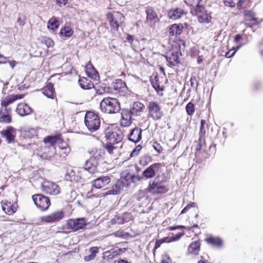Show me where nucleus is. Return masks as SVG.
I'll return each mask as SVG.
<instances>
[{"instance_id":"obj_34","label":"nucleus","mask_w":263,"mask_h":263,"mask_svg":"<svg viewBox=\"0 0 263 263\" xmlns=\"http://www.w3.org/2000/svg\"><path fill=\"white\" fill-rule=\"evenodd\" d=\"M24 138H33L37 136V129L33 128H26L22 130V135Z\"/></svg>"},{"instance_id":"obj_9","label":"nucleus","mask_w":263,"mask_h":263,"mask_svg":"<svg viewBox=\"0 0 263 263\" xmlns=\"http://www.w3.org/2000/svg\"><path fill=\"white\" fill-rule=\"evenodd\" d=\"M42 191L50 195H58L60 192V188L55 183L45 181L42 184Z\"/></svg>"},{"instance_id":"obj_24","label":"nucleus","mask_w":263,"mask_h":263,"mask_svg":"<svg viewBox=\"0 0 263 263\" xmlns=\"http://www.w3.org/2000/svg\"><path fill=\"white\" fill-rule=\"evenodd\" d=\"M2 210L9 215H12L16 211V207L11 202L8 201H2Z\"/></svg>"},{"instance_id":"obj_19","label":"nucleus","mask_w":263,"mask_h":263,"mask_svg":"<svg viewBox=\"0 0 263 263\" xmlns=\"http://www.w3.org/2000/svg\"><path fill=\"white\" fill-rule=\"evenodd\" d=\"M12 122V116L10 108L0 110V122L4 124H9Z\"/></svg>"},{"instance_id":"obj_16","label":"nucleus","mask_w":263,"mask_h":263,"mask_svg":"<svg viewBox=\"0 0 263 263\" xmlns=\"http://www.w3.org/2000/svg\"><path fill=\"white\" fill-rule=\"evenodd\" d=\"M142 130L140 127H135L130 129L128 135V139L135 144L140 142L142 139Z\"/></svg>"},{"instance_id":"obj_2","label":"nucleus","mask_w":263,"mask_h":263,"mask_svg":"<svg viewBox=\"0 0 263 263\" xmlns=\"http://www.w3.org/2000/svg\"><path fill=\"white\" fill-rule=\"evenodd\" d=\"M84 123L88 130L92 133L99 129L101 121L97 114L89 111L85 115Z\"/></svg>"},{"instance_id":"obj_48","label":"nucleus","mask_w":263,"mask_h":263,"mask_svg":"<svg viewBox=\"0 0 263 263\" xmlns=\"http://www.w3.org/2000/svg\"><path fill=\"white\" fill-rule=\"evenodd\" d=\"M76 173L73 169L68 170L65 175L64 179L66 181L72 182Z\"/></svg>"},{"instance_id":"obj_26","label":"nucleus","mask_w":263,"mask_h":263,"mask_svg":"<svg viewBox=\"0 0 263 263\" xmlns=\"http://www.w3.org/2000/svg\"><path fill=\"white\" fill-rule=\"evenodd\" d=\"M98 252V248H89L86 249L84 260L85 261L88 262L94 259Z\"/></svg>"},{"instance_id":"obj_15","label":"nucleus","mask_w":263,"mask_h":263,"mask_svg":"<svg viewBox=\"0 0 263 263\" xmlns=\"http://www.w3.org/2000/svg\"><path fill=\"white\" fill-rule=\"evenodd\" d=\"M120 110H121V126L123 127L129 126L132 123V119L133 116L131 111L128 108H121Z\"/></svg>"},{"instance_id":"obj_46","label":"nucleus","mask_w":263,"mask_h":263,"mask_svg":"<svg viewBox=\"0 0 263 263\" xmlns=\"http://www.w3.org/2000/svg\"><path fill=\"white\" fill-rule=\"evenodd\" d=\"M204 7L202 5H200L199 3H198L193 10L191 11L192 13L195 15H197L199 13L203 12L204 13Z\"/></svg>"},{"instance_id":"obj_59","label":"nucleus","mask_w":263,"mask_h":263,"mask_svg":"<svg viewBox=\"0 0 263 263\" xmlns=\"http://www.w3.org/2000/svg\"><path fill=\"white\" fill-rule=\"evenodd\" d=\"M153 147L154 149L158 153L160 154L163 151V148L162 146L157 142H154L153 144Z\"/></svg>"},{"instance_id":"obj_22","label":"nucleus","mask_w":263,"mask_h":263,"mask_svg":"<svg viewBox=\"0 0 263 263\" xmlns=\"http://www.w3.org/2000/svg\"><path fill=\"white\" fill-rule=\"evenodd\" d=\"M150 82L152 87L154 88L156 91L159 95H162V93H160L164 90V87L163 86H160L159 77L158 74L153 75L150 78Z\"/></svg>"},{"instance_id":"obj_14","label":"nucleus","mask_w":263,"mask_h":263,"mask_svg":"<svg viewBox=\"0 0 263 263\" xmlns=\"http://www.w3.org/2000/svg\"><path fill=\"white\" fill-rule=\"evenodd\" d=\"M161 165L162 164L160 163H153L143 171L141 177H143V179H147L153 178L155 176L156 171H158Z\"/></svg>"},{"instance_id":"obj_64","label":"nucleus","mask_w":263,"mask_h":263,"mask_svg":"<svg viewBox=\"0 0 263 263\" xmlns=\"http://www.w3.org/2000/svg\"><path fill=\"white\" fill-rule=\"evenodd\" d=\"M150 157L148 156H144L140 160V164L142 165H145L147 164V160L149 159Z\"/></svg>"},{"instance_id":"obj_47","label":"nucleus","mask_w":263,"mask_h":263,"mask_svg":"<svg viewBox=\"0 0 263 263\" xmlns=\"http://www.w3.org/2000/svg\"><path fill=\"white\" fill-rule=\"evenodd\" d=\"M241 45H237L236 47H233L231 49L229 50L226 53L225 57L227 58H230L233 57L236 52L241 47Z\"/></svg>"},{"instance_id":"obj_56","label":"nucleus","mask_w":263,"mask_h":263,"mask_svg":"<svg viewBox=\"0 0 263 263\" xmlns=\"http://www.w3.org/2000/svg\"><path fill=\"white\" fill-rule=\"evenodd\" d=\"M115 235L119 237L127 238L130 236L129 233L124 232L123 231H119L116 232Z\"/></svg>"},{"instance_id":"obj_37","label":"nucleus","mask_w":263,"mask_h":263,"mask_svg":"<svg viewBox=\"0 0 263 263\" xmlns=\"http://www.w3.org/2000/svg\"><path fill=\"white\" fill-rule=\"evenodd\" d=\"M61 137V135L60 134L48 136L44 138V142L45 144H49L51 145H53L60 140Z\"/></svg>"},{"instance_id":"obj_4","label":"nucleus","mask_w":263,"mask_h":263,"mask_svg":"<svg viewBox=\"0 0 263 263\" xmlns=\"http://www.w3.org/2000/svg\"><path fill=\"white\" fill-rule=\"evenodd\" d=\"M35 205L42 211H46L50 205V199L42 194H35L32 196Z\"/></svg>"},{"instance_id":"obj_49","label":"nucleus","mask_w":263,"mask_h":263,"mask_svg":"<svg viewBox=\"0 0 263 263\" xmlns=\"http://www.w3.org/2000/svg\"><path fill=\"white\" fill-rule=\"evenodd\" d=\"M185 110L187 115H193L195 111L194 104L191 102H189L185 106Z\"/></svg>"},{"instance_id":"obj_32","label":"nucleus","mask_w":263,"mask_h":263,"mask_svg":"<svg viewBox=\"0 0 263 263\" xmlns=\"http://www.w3.org/2000/svg\"><path fill=\"white\" fill-rule=\"evenodd\" d=\"M167 61L173 66H176L179 62V53L173 51L171 55L166 57Z\"/></svg>"},{"instance_id":"obj_10","label":"nucleus","mask_w":263,"mask_h":263,"mask_svg":"<svg viewBox=\"0 0 263 263\" xmlns=\"http://www.w3.org/2000/svg\"><path fill=\"white\" fill-rule=\"evenodd\" d=\"M245 16V25L247 27L253 28L254 26H257L259 23L255 17V13L252 10H246L243 12Z\"/></svg>"},{"instance_id":"obj_38","label":"nucleus","mask_w":263,"mask_h":263,"mask_svg":"<svg viewBox=\"0 0 263 263\" xmlns=\"http://www.w3.org/2000/svg\"><path fill=\"white\" fill-rule=\"evenodd\" d=\"M60 25L58 18L53 16L49 19L47 24V28L48 29L55 30L57 29Z\"/></svg>"},{"instance_id":"obj_54","label":"nucleus","mask_w":263,"mask_h":263,"mask_svg":"<svg viewBox=\"0 0 263 263\" xmlns=\"http://www.w3.org/2000/svg\"><path fill=\"white\" fill-rule=\"evenodd\" d=\"M200 248H188L187 254L193 256L199 254Z\"/></svg>"},{"instance_id":"obj_23","label":"nucleus","mask_w":263,"mask_h":263,"mask_svg":"<svg viewBox=\"0 0 263 263\" xmlns=\"http://www.w3.org/2000/svg\"><path fill=\"white\" fill-rule=\"evenodd\" d=\"M98 164V162L90 158L88 160L86 161L83 168L85 171H88L90 174H94L97 172Z\"/></svg>"},{"instance_id":"obj_40","label":"nucleus","mask_w":263,"mask_h":263,"mask_svg":"<svg viewBox=\"0 0 263 263\" xmlns=\"http://www.w3.org/2000/svg\"><path fill=\"white\" fill-rule=\"evenodd\" d=\"M212 16L206 11H204L202 15L198 16V20L200 23H210L211 22Z\"/></svg>"},{"instance_id":"obj_58","label":"nucleus","mask_w":263,"mask_h":263,"mask_svg":"<svg viewBox=\"0 0 263 263\" xmlns=\"http://www.w3.org/2000/svg\"><path fill=\"white\" fill-rule=\"evenodd\" d=\"M124 223L127 222L132 219V216L129 213L124 212L121 214Z\"/></svg>"},{"instance_id":"obj_5","label":"nucleus","mask_w":263,"mask_h":263,"mask_svg":"<svg viewBox=\"0 0 263 263\" xmlns=\"http://www.w3.org/2000/svg\"><path fill=\"white\" fill-rule=\"evenodd\" d=\"M66 224L68 229L74 232L84 229L87 225L85 218H71L67 220Z\"/></svg>"},{"instance_id":"obj_57","label":"nucleus","mask_w":263,"mask_h":263,"mask_svg":"<svg viewBox=\"0 0 263 263\" xmlns=\"http://www.w3.org/2000/svg\"><path fill=\"white\" fill-rule=\"evenodd\" d=\"M142 146L141 145H137L132 152L130 154V157H133L136 156H138L139 153L142 149Z\"/></svg>"},{"instance_id":"obj_27","label":"nucleus","mask_w":263,"mask_h":263,"mask_svg":"<svg viewBox=\"0 0 263 263\" xmlns=\"http://www.w3.org/2000/svg\"><path fill=\"white\" fill-rule=\"evenodd\" d=\"M144 105L141 102L137 101L134 102L128 108L133 116H139L140 113L142 111L144 108Z\"/></svg>"},{"instance_id":"obj_21","label":"nucleus","mask_w":263,"mask_h":263,"mask_svg":"<svg viewBox=\"0 0 263 263\" xmlns=\"http://www.w3.org/2000/svg\"><path fill=\"white\" fill-rule=\"evenodd\" d=\"M110 180L108 176H101L93 180V186L96 189H101L109 184Z\"/></svg>"},{"instance_id":"obj_52","label":"nucleus","mask_w":263,"mask_h":263,"mask_svg":"<svg viewBox=\"0 0 263 263\" xmlns=\"http://www.w3.org/2000/svg\"><path fill=\"white\" fill-rule=\"evenodd\" d=\"M112 224H124V221L121 215H117L111 220Z\"/></svg>"},{"instance_id":"obj_61","label":"nucleus","mask_w":263,"mask_h":263,"mask_svg":"<svg viewBox=\"0 0 263 263\" xmlns=\"http://www.w3.org/2000/svg\"><path fill=\"white\" fill-rule=\"evenodd\" d=\"M223 3L226 6L231 8H234L235 6V3L232 0H224Z\"/></svg>"},{"instance_id":"obj_30","label":"nucleus","mask_w":263,"mask_h":263,"mask_svg":"<svg viewBox=\"0 0 263 263\" xmlns=\"http://www.w3.org/2000/svg\"><path fill=\"white\" fill-rule=\"evenodd\" d=\"M183 29L182 24H174L171 25L169 28V33L172 36L178 35L182 33Z\"/></svg>"},{"instance_id":"obj_31","label":"nucleus","mask_w":263,"mask_h":263,"mask_svg":"<svg viewBox=\"0 0 263 263\" xmlns=\"http://www.w3.org/2000/svg\"><path fill=\"white\" fill-rule=\"evenodd\" d=\"M128 177L129 178V173H126L125 174L122 173L121 181H118L117 182V183H120L119 185L121 190H123V186L128 187L130 184L132 183L130 181V179L128 178Z\"/></svg>"},{"instance_id":"obj_53","label":"nucleus","mask_w":263,"mask_h":263,"mask_svg":"<svg viewBox=\"0 0 263 263\" xmlns=\"http://www.w3.org/2000/svg\"><path fill=\"white\" fill-rule=\"evenodd\" d=\"M190 85L193 89H195L196 90L197 89L198 86V82L196 79V76H191L190 78Z\"/></svg>"},{"instance_id":"obj_29","label":"nucleus","mask_w":263,"mask_h":263,"mask_svg":"<svg viewBox=\"0 0 263 263\" xmlns=\"http://www.w3.org/2000/svg\"><path fill=\"white\" fill-rule=\"evenodd\" d=\"M205 240L209 245L214 247H221L223 245V240L219 237L210 236L208 238H206Z\"/></svg>"},{"instance_id":"obj_25","label":"nucleus","mask_w":263,"mask_h":263,"mask_svg":"<svg viewBox=\"0 0 263 263\" xmlns=\"http://www.w3.org/2000/svg\"><path fill=\"white\" fill-rule=\"evenodd\" d=\"M42 93L48 98L53 99L55 95L54 85L51 82H48L46 86L42 89Z\"/></svg>"},{"instance_id":"obj_55","label":"nucleus","mask_w":263,"mask_h":263,"mask_svg":"<svg viewBox=\"0 0 263 263\" xmlns=\"http://www.w3.org/2000/svg\"><path fill=\"white\" fill-rule=\"evenodd\" d=\"M115 144V143H110L109 141H108V142L106 144L105 148L109 154H112L114 149L116 148V147L114 146V144Z\"/></svg>"},{"instance_id":"obj_17","label":"nucleus","mask_w":263,"mask_h":263,"mask_svg":"<svg viewBox=\"0 0 263 263\" xmlns=\"http://www.w3.org/2000/svg\"><path fill=\"white\" fill-rule=\"evenodd\" d=\"M16 112L21 117L29 115L33 112V109L26 103H19L16 107Z\"/></svg>"},{"instance_id":"obj_41","label":"nucleus","mask_w":263,"mask_h":263,"mask_svg":"<svg viewBox=\"0 0 263 263\" xmlns=\"http://www.w3.org/2000/svg\"><path fill=\"white\" fill-rule=\"evenodd\" d=\"M119 183H116L112 187V188L106 192L104 193V196L110 195H118L120 193L121 189L120 187Z\"/></svg>"},{"instance_id":"obj_45","label":"nucleus","mask_w":263,"mask_h":263,"mask_svg":"<svg viewBox=\"0 0 263 263\" xmlns=\"http://www.w3.org/2000/svg\"><path fill=\"white\" fill-rule=\"evenodd\" d=\"M93 154L90 157L91 159H93V160H96L97 162H98V160L103 158V155L104 154V152L101 149H96L95 151H92Z\"/></svg>"},{"instance_id":"obj_7","label":"nucleus","mask_w":263,"mask_h":263,"mask_svg":"<svg viewBox=\"0 0 263 263\" xmlns=\"http://www.w3.org/2000/svg\"><path fill=\"white\" fill-rule=\"evenodd\" d=\"M107 18L111 29L117 31L119 27V23H121L123 22L124 16L122 13L118 12L116 17H115L112 13L109 12L107 14Z\"/></svg>"},{"instance_id":"obj_3","label":"nucleus","mask_w":263,"mask_h":263,"mask_svg":"<svg viewBox=\"0 0 263 263\" xmlns=\"http://www.w3.org/2000/svg\"><path fill=\"white\" fill-rule=\"evenodd\" d=\"M105 134L107 141L112 143H119L122 142L123 138L122 132L118 128H108L106 130Z\"/></svg>"},{"instance_id":"obj_44","label":"nucleus","mask_w":263,"mask_h":263,"mask_svg":"<svg viewBox=\"0 0 263 263\" xmlns=\"http://www.w3.org/2000/svg\"><path fill=\"white\" fill-rule=\"evenodd\" d=\"M206 124V121L204 119H201L200 121V126L199 132V138L205 140V129L204 126Z\"/></svg>"},{"instance_id":"obj_12","label":"nucleus","mask_w":263,"mask_h":263,"mask_svg":"<svg viewBox=\"0 0 263 263\" xmlns=\"http://www.w3.org/2000/svg\"><path fill=\"white\" fill-rule=\"evenodd\" d=\"M147 190L148 192L155 195L164 194L167 192L168 190L164 185H161L160 183L154 181L152 182H149Z\"/></svg>"},{"instance_id":"obj_8","label":"nucleus","mask_w":263,"mask_h":263,"mask_svg":"<svg viewBox=\"0 0 263 263\" xmlns=\"http://www.w3.org/2000/svg\"><path fill=\"white\" fill-rule=\"evenodd\" d=\"M16 134V129L11 126H7L5 129L1 132L2 137L6 139L8 143L15 142Z\"/></svg>"},{"instance_id":"obj_13","label":"nucleus","mask_w":263,"mask_h":263,"mask_svg":"<svg viewBox=\"0 0 263 263\" xmlns=\"http://www.w3.org/2000/svg\"><path fill=\"white\" fill-rule=\"evenodd\" d=\"M185 234L183 232H180L176 234L171 233L168 236L156 241L155 247H160L163 243H169L178 240Z\"/></svg>"},{"instance_id":"obj_42","label":"nucleus","mask_w":263,"mask_h":263,"mask_svg":"<svg viewBox=\"0 0 263 263\" xmlns=\"http://www.w3.org/2000/svg\"><path fill=\"white\" fill-rule=\"evenodd\" d=\"M197 145L195 148V155L196 157L200 155L201 148L202 146L205 144V140L203 139L199 138L197 141Z\"/></svg>"},{"instance_id":"obj_35","label":"nucleus","mask_w":263,"mask_h":263,"mask_svg":"<svg viewBox=\"0 0 263 263\" xmlns=\"http://www.w3.org/2000/svg\"><path fill=\"white\" fill-rule=\"evenodd\" d=\"M114 89L117 91H124L125 89H127L126 84L121 79H117L112 83Z\"/></svg>"},{"instance_id":"obj_28","label":"nucleus","mask_w":263,"mask_h":263,"mask_svg":"<svg viewBox=\"0 0 263 263\" xmlns=\"http://www.w3.org/2000/svg\"><path fill=\"white\" fill-rule=\"evenodd\" d=\"M80 86L83 89H90L94 87L93 82L86 77L81 78L78 81Z\"/></svg>"},{"instance_id":"obj_18","label":"nucleus","mask_w":263,"mask_h":263,"mask_svg":"<svg viewBox=\"0 0 263 263\" xmlns=\"http://www.w3.org/2000/svg\"><path fill=\"white\" fill-rule=\"evenodd\" d=\"M117 250H115V248L111 249L109 251H106L103 253V258L104 259L109 260L113 259L115 256L122 254L126 250L125 248L123 249L121 248H116Z\"/></svg>"},{"instance_id":"obj_33","label":"nucleus","mask_w":263,"mask_h":263,"mask_svg":"<svg viewBox=\"0 0 263 263\" xmlns=\"http://www.w3.org/2000/svg\"><path fill=\"white\" fill-rule=\"evenodd\" d=\"M145 13L146 14V20L147 22H151L158 18L157 13L154 8L148 6L146 8Z\"/></svg>"},{"instance_id":"obj_1","label":"nucleus","mask_w":263,"mask_h":263,"mask_svg":"<svg viewBox=\"0 0 263 263\" xmlns=\"http://www.w3.org/2000/svg\"><path fill=\"white\" fill-rule=\"evenodd\" d=\"M101 111L107 114H115L121 110L120 103L119 100L112 97L104 98L100 103Z\"/></svg>"},{"instance_id":"obj_60","label":"nucleus","mask_w":263,"mask_h":263,"mask_svg":"<svg viewBox=\"0 0 263 263\" xmlns=\"http://www.w3.org/2000/svg\"><path fill=\"white\" fill-rule=\"evenodd\" d=\"M26 16L19 14L17 22L21 26H23L25 24Z\"/></svg>"},{"instance_id":"obj_51","label":"nucleus","mask_w":263,"mask_h":263,"mask_svg":"<svg viewBox=\"0 0 263 263\" xmlns=\"http://www.w3.org/2000/svg\"><path fill=\"white\" fill-rule=\"evenodd\" d=\"M130 182L133 183H136L137 182H139L143 179V177L139 176V175H135V174L129 173V178Z\"/></svg>"},{"instance_id":"obj_62","label":"nucleus","mask_w":263,"mask_h":263,"mask_svg":"<svg viewBox=\"0 0 263 263\" xmlns=\"http://www.w3.org/2000/svg\"><path fill=\"white\" fill-rule=\"evenodd\" d=\"M110 89V87L105 86L103 89H97L96 93L99 95H101L104 93L105 91H108Z\"/></svg>"},{"instance_id":"obj_6","label":"nucleus","mask_w":263,"mask_h":263,"mask_svg":"<svg viewBox=\"0 0 263 263\" xmlns=\"http://www.w3.org/2000/svg\"><path fill=\"white\" fill-rule=\"evenodd\" d=\"M147 108L150 116L155 121L160 120L163 116V113L161 109L160 106L156 102H150Z\"/></svg>"},{"instance_id":"obj_43","label":"nucleus","mask_w":263,"mask_h":263,"mask_svg":"<svg viewBox=\"0 0 263 263\" xmlns=\"http://www.w3.org/2000/svg\"><path fill=\"white\" fill-rule=\"evenodd\" d=\"M15 102L14 98L12 95L7 96L4 100L1 102V106L3 107L7 108V107L10 104Z\"/></svg>"},{"instance_id":"obj_11","label":"nucleus","mask_w":263,"mask_h":263,"mask_svg":"<svg viewBox=\"0 0 263 263\" xmlns=\"http://www.w3.org/2000/svg\"><path fill=\"white\" fill-rule=\"evenodd\" d=\"M64 215V212L62 211H57L50 215L41 217L40 219L46 223H53L60 221Z\"/></svg>"},{"instance_id":"obj_39","label":"nucleus","mask_w":263,"mask_h":263,"mask_svg":"<svg viewBox=\"0 0 263 263\" xmlns=\"http://www.w3.org/2000/svg\"><path fill=\"white\" fill-rule=\"evenodd\" d=\"M73 33L74 32L72 28L69 26H66L61 29L60 35L66 37H70L73 35Z\"/></svg>"},{"instance_id":"obj_50","label":"nucleus","mask_w":263,"mask_h":263,"mask_svg":"<svg viewBox=\"0 0 263 263\" xmlns=\"http://www.w3.org/2000/svg\"><path fill=\"white\" fill-rule=\"evenodd\" d=\"M41 42L46 45L47 48L52 47L54 44L53 41L51 39L46 36H44L42 39Z\"/></svg>"},{"instance_id":"obj_36","label":"nucleus","mask_w":263,"mask_h":263,"mask_svg":"<svg viewBox=\"0 0 263 263\" xmlns=\"http://www.w3.org/2000/svg\"><path fill=\"white\" fill-rule=\"evenodd\" d=\"M184 11L182 9L176 8L168 12V16L171 19L176 20L181 17Z\"/></svg>"},{"instance_id":"obj_63","label":"nucleus","mask_w":263,"mask_h":263,"mask_svg":"<svg viewBox=\"0 0 263 263\" xmlns=\"http://www.w3.org/2000/svg\"><path fill=\"white\" fill-rule=\"evenodd\" d=\"M161 263H171V259L169 256L166 254L162 256Z\"/></svg>"},{"instance_id":"obj_20","label":"nucleus","mask_w":263,"mask_h":263,"mask_svg":"<svg viewBox=\"0 0 263 263\" xmlns=\"http://www.w3.org/2000/svg\"><path fill=\"white\" fill-rule=\"evenodd\" d=\"M85 72L89 78L94 80L99 79L98 72L90 62L85 66Z\"/></svg>"}]
</instances>
